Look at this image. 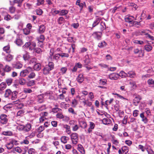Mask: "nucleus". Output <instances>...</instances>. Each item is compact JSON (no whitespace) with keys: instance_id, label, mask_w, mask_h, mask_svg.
I'll return each mask as SVG.
<instances>
[{"instance_id":"f257e3e1","label":"nucleus","mask_w":154,"mask_h":154,"mask_svg":"<svg viewBox=\"0 0 154 154\" xmlns=\"http://www.w3.org/2000/svg\"><path fill=\"white\" fill-rule=\"evenodd\" d=\"M54 64L52 62H49L48 64L46 65L42 70L43 74L47 75L51 73L50 71L54 68Z\"/></svg>"},{"instance_id":"f03ea898","label":"nucleus","mask_w":154,"mask_h":154,"mask_svg":"<svg viewBox=\"0 0 154 154\" xmlns=\"http://www.w3.org/2000/svg\"><path fill=\"white\" fill-rule=\"evenodd\" d=\"M31 128V125L30 124H27L24 125H20L19 127V130L25 132H28L30 130Z\"/></svg>"},{"instance_id":"7ed1b4c3","label":"nucleus","mask_w":154,"mask_h":154,"mask_svg":"<svg viewBox=\"0 0 154 154\" xmlns=\"http://www.w3.org/2000/svg\"><path fill=\"white\" fill-rule=\"evenodd\" d=\"M32 70V68L31 67L29 66L27 68V69L22 71L20 72V75L21 77H24L27 75L30 71Z\"/></svg>"},{"instance_id":"20e7f679","label":"nucleus","mask_w":154,"mask_h":154,"mask_svg":"<svg viewBox=\"0 0 154 154\" xmlns=\"http://www.w3.org/2000/svg\"><path fill=\"white\" fill-rule=\"evenodd\" d=\"M0 122L2 125L6 124L8 121V117L5 114H2L0 116Z\"/></svg>"},{"instance_id":"39448f33","label":"nucleus","mask_w":154,"mask_h":154,"mask_svg":"<svg viewBox=\"0 0 154 154\" xmlns=\"http://www.w3.org/2000/svg\"><path fill=\"white\" fill-rule=\"evenodd\" d=\"M78 9L80 10L79 12L81 13L83 10V8L84 7H86V4L85 2L81 1L80 0H78Z\"/></svg>"},{"instance_id":"423d86ee","label":"nucleus","mask_w":154,"mask_h":154,"mask_svg":"<svg viewBox=\"0 0 154 154\" xmlns=\"http://www.w3.org/2000/svg\"><path fill=\"white\" fill-rule=\"evenodd\" d=\"M79 126L82 128H86L87 126L85 119L83 118L79 119Z\"/></svg>"},{"instance_id":"0eeeda50","label":"nucleus","mask_w":154,"mask_h":154,"mask_svg":"<svg viewBox=\"0 0 154 154\" xmlns=\"http://www.w3.org/2000/svg\"><path fill=\"white\" fill-rule=\"evenodd\" d=\"M129 151L128 147L126 146H122L118 150L119 154H127Z\"/></svg>"},{"instance_id":"6e6552de","label":"nucleus","mask_w":154,"mask_h":154,"mask_svg":"<svg viewBox=\"0 0 154 154\" xmlns=\"http://www.w3.org/2000/svg\"><path fill=\"white\" fill-rule=\"evenodd\" d=\"M16 81L18 84L22 85H25L26 82V80L21 77H19L18 79L16 80Z\"/></svg>"},{"instance_id":"1a4fd4ad","label":"nucleus","mask_w":154,"mask_h":154,"mask_svg":"<svg viewBox=\"0 0 154 154\" xmlns=\"http://www.w3.org/2000/svg\"><path fill=\"white\" fill-rule=\"evenodd\" d=\"M14 43L18 46H21L23 44V40L20 38L19 36H17L14 41Z\"/></svg>"},{"instance_id":"9d476101","label":"nucleus","mask_w":154,"mask_h":154,"mask_svg":"<svg viewBox=\"0 0 154 154\" xmlns=\"http://www.w3.org/2000/svg\"><path fill=\"white\" fill-rule=\"evenodd\" d=\"M71 139L73 144H77V134L76 133H72L71 135Z\"/></svg>"},{"instance_id":"9b49d317","label":"nucleus","mask_w":154,"mask_h":154,"mask_svg":"<svg viewBox=\"0 0 154 154\" xmlns=\"http://www.w3.org/2000/svg\"><path fill=\"white\" fill-rule=\"evenodd\" d=\"M92 35L95 38L100 40L102 36V33L100 32H96L93 33Z\"/></svg>"},{"instance_id":"f8f14e48","label":"nucleus","mask_w":154,"mask_h":154,"mask_svg":"<svg viewBox=\"0 0 154 154\" xmlns=\"http://www.w3.org/2000/svg\"><path fill=\"white\" fill-rule=\"evenodd\" d=\"M14 142H17L18 141L16 140H12L9 143H7L5 146L8 149H10L13 147L14 146L13 143Z\"/></svg>"},{"instance_id":"ddd939ff","label":"nucleus","mask_w":154,"mask_h":154,"mask_svg":"<svg viewBox=\"0 0 154 154\" xmlns=\"http://www.w3.org/2000/svg\"><path fill=\"white\" fill-rule=\"evenodd\" d=\"M46 27L44 25H41L39 26V28L38 29V32L40 34L43 33L45 31Z\"/></svg>"},{"instance_id":"4468645a","label":"nucleus","mask_w":154,"mask_h":154,"mask_svg":"<svg viewBox=\"0 0 154 154\" xmlns=\"http://www.w3.org/2000/svg\"><path fill=\"white\" fill-rule=\"evenodd\" d=\"M142 99L141 97L139 95H137L134 99L133 103L135 105L137 106L139 103L140 100Z\"/></svg>"},{"instance_id":"2eb2a0df","label":"nucleus","mask_w":154,"mask_h":154,"mask_svg":"<svg viewBox=\"0 0 154 154\" xmlns=\"http://www.w3.org/2000/svg\"><path fill=\"white\" fill-rule=\"evenodd\" d=\"M32 50L35 53L38 54H40L42 52V49L38 47L32 48V47H31L29 48V50L32 51Z\"/></svg>"},{"instance_id":"dca6fc26","label":"nucleus","mask_w":154,"mask_h":154,"mask_svg":"<svg viewBox=\"0 0 154 154\" xmlns=\"http://www.w3.org/2000/svg\"><path fill=\"white\" fill-rule=\"evenodd\" d=\"M14 68L16 69H20L22 68L23 64L19 62H17L13 65Z\"/></svg>"},{"instance_id":"f3484780","label":"nucleus","mask_w":154,"mask_h":154,"mask_svg":"<svg viewBox=\"0 0 154 154\" xmlns=\"http://www.w3.org/2000/svg\"><path fill=\"white\" fill-rule=\"evenodd\" d=\"M101 20V18L100 17L97 18L96 19L92 24V27L91 28V29H92L94 27L99 24Z\"/></svg>"},{"instance_id":"a211bd4d","label":"nucleus","mask_w":154,"mask_h":154,"mask_svg":"<svg viewBox=\"0 0 154 154\" xmlns=\"http://www.w3.org/2000/svg\"><path fill=\"white\" fill-rule=\"evenodd\" d=\"M128 76L127 77H129L131 78H134L136 76V73L134 71H130L127 72Z\"/></svg>"},{"instance_id":"6ab92c4d","label":"nucleus","mask_w":154,"mask_h":154,"mask_svg":"<svg viewBox=\"0 0 154 154\" xmlns=\"http://www.w3.org/2000/svg\"><path fill=\"white\" fill-rule=\"evenodd\" d=\"M95 126V125L94 123L92 122H90L89 127L88 129V133H90L92 132V130L94 128Z\"/></svg>"},{"instance_id":"aec40b11","label":"nucleus","mask_w":154,"mask_h":154,"mask_svg":"<svg viewBox=\"0 0 154 154\" xmlns=\"http://www.w3.org/2000/svg\"><path fill=\"white\" fill-rule=\"evenodd\" d=\"M84 61L85 63L84 65L85 66L88 65L90 63V59L88 55H87L85 56V59Z\"/></svg>"},{"instance_id":"412c9836","label":"nucleus","mask_w":154,"mask_h":154,"mask_svg":"<svg viewBox=\"0 0 154 154\" xmlns=\"http://www.w3.org/2000/svg\"><path fill=\"white\" fill-rule=\"evenodd\" d=\"M102 122L103 124L107 125L110 124L112 122L111 120L108 118H105L103 119Z\"/></svg>"},{"instance_id":"4be33fe9","label":"nucleus","mask_w":154,"mask_h":154,"mask_svg":"<svg viewBox=\"0 0 154 154\" xmlns=\"http://www.w3.org/2000/svg\"><path fill=\"white\" fill-rule=\"evenodd\" d=\"M44 95L43 94L38 95L37 97V101L39 103H42L44 102Z\"/></svg>"},{"instance_id":"5701e85b","label":"nucleus","mask_w":154,"mask_h":154,"mask_svg":"<svg viewBox=\"0 0 154 154\" xmlns=\"http://www.w3.org/2000/svg\"><path fill=\"white\" fill-rule=\"evenodd\" d=\"M24 0H13V3L14 4H17V6L19 7H21L22 5L23 2Z\"/></svg>"},{"instance_id":"b1692460","label":"nucleus","mask_w":154,"mask_h":154,"mask_svg":"<svg viewBox=\"0 0 154 154\" xmlns=\"http://www.w3.org/2000/svg\"><path fill=\"white\" fill-rule=\"evenodd\" d=\"M41 65L39 63L35 64L34 66V69L36 71H39L41 68Z\"/></svg>"},{"instance_id":"393cba45","label":"nucleus","mask_w":154,"mask_h":154,"mask_svg":"<svg viewBox=\"0 0 154 154\" xmlns=\"http://www.w3.org/2000/svg\"><path fill=\"white\" fill-rule=\"evenodd\" d=\"M14 56L13 55L8 54V55L5 56V60L8 62H11L13 59Z\"/></svg>"},{"instance_id":"a878e982","label":"nucleus","mask_w":154,"mask_h":154,"mask_svg":"<svg viewBox=\"0 0 154 154\" xmlns=\"http://www.w3.org/2000/svg\"><path fill=\"white\" fill-rule=\"evenodd\" d=\"M107 45V44L106 42L104 41H102L98 44V46L100 48H102L106 47Z\"/></svg>"},{"instance_id":"bb28decb","label":"nucleus","mask_w":154,"mask_h":154,"mask_svg":"<svg viewBox=\"0 0 154 154\" xmlns=\"http://www.w3.org/2000/svg\"><path fill=\"white\" fill-rule=\"evenodd\" d=\"M37 39L39 42H43L45 39V36L43 35H41L37 37Z\"/></svg>"},{"instance_id":"cd10ccee","label":"nucleus","mask_w":154,"mask_h":154,"mask_svg":"<svg viewBox=\"0 0 154 154\" xmlns=\"http://www.w3.org/2000/svg\"><path fill=\"white\" fill-rule=\"evenodd\" d=\"M69 139V137L66 136H63L60 138L61 142L64 144L66 143Z\"/></svg>"},{"instance_id":"c85d7f7f","label":"nucleus","mask_w":154,"mask_h":154,"mask_svg":"<svg viewBox=\"0 0 154 154\" xmlns=\"http://www.w3.org/2000/svg\"><path fill=\"white\" fill-rule=\"evenodd\" d=\"M78 149L82 154H85V150L83 147L81 145H78Z\"/></svg>"},{"instance_id":"c756f323","label":"nucleus","mask_w":154,"mask_h":154,"mask_svg":"<svg viewBox=\"0 0 154 154\" xmlns=\"http://www.w3.org/2000/svg\"><path fill=\"white\" fill-rule=\"evenodd\" d=\"M3 50L6 52L7 53L9 54L10 53V45L9 44L4 47L3 48Z\"/></svg>"},{"instance_id":"7c9ffc66","label":"nucleus","mask_w":154,"mask_h":154,"mask_svg":"<svg viewBox=\"0 0 154 154\" xmlns=\"http://www.w3.org/2000/svg\"><path fill=\"white\" fill-rule=\"evenodd\" d=\"M11 91L9 89H7L5 91V97H8L10 96H11L12 94Z\"/></svg>"},{"instance_id":"2f4dec72","label":"nucleus","mask_w":154,"mask_h":154,"mask_svg":"<svg viewBox=\"0 0 154 154\" xmlns=\"http://www.w3.org/2000/svg\"><path fill=\"white\" fill-rule=\"evenodd\" d=\"M11 69L12 68L7 65H6L5 67L3 68L4 71L7 72H10L11 70Z\"/></svg>"},{"instance_id":"473e14b6","label":"nucleus","mask_w":154,"mask_h":154,"mask_svg":"<svg viewBox=\"0 0 154 154\" xmlns=\"http://www.w3.org/2000/svg\"><path fill=\"white\" fill-rule=\"evenodd\" d=\"M144 49L147 52L150 51L152 48V47L149 45H146L144 46Z\"/></svg>"},{"instance_id":"72a5a7b5","label":"nucleus","mask_w":154,"mask_h":154,"mask_svg":"<svg viewBox=\"0 0 154 154\" xmlns=\"http://www.w3.org/2000/svg\"><path fill=\"white\" fill-rule=\"evenodd\" d=\"M63 128L66 129V131L68 134H69L71 133L70 127L69 125H64Z\"/></svg>"},{"instance_id":"f704fd0d","label":"nucleus","mask_w":154,"mask_h":154,"mask_svg":"<svg viewBox=\"0 0 154 154\" xmlns=\"http://www.w3.org/2000/svg\"><path fill=\"white\" fill-rule=\"evenodd\" d=\"M116 73H113L110 74L109 75V77L110 79L112 80H116L117 79L118 77L116 76Z\"/></svg>"},{"instance_id":"c9c22d12","label":"nucleus","mask_w":154,"mask_h":154,"mask_svg":"<svg viewBox=\"0 0 154 154\" xmlns=\"http://www.w3.org/2000/svg\"><path fill=\"white\" fill-rule=\"evenodd\" d=\"M57 21L59 24L61 25L64 23L65 20L63 17H60L58 18Z\"/></svg>"},{"instance_id":"e433bc0d","label":"nucleus","mask_w":154,"mask_h":154,"mask_svg":"<svg viewBox=\"0 0 154 154\" xmlns=\"http://www.w3.org/2000/svg\"><path fill=\"white\" fill-rule=\"evenodd\" d=\"M48 115V113L46 112H42L39 114L40 117L44 118H46V117H47Z\"/></svg>"},{"instance_id":"4c0bfd02","label":"nucleus","mask_w":154,"mask_h":154,"mask_svg":"<svg viewBox=\"0 0 154 154\" xmlns=\"http://www.w3.org/2000/svg\"><path fill=\"white\" fill-rule=\"evenodd\" d=\"M84 80L83 75L81 74L78 76V82L79 83H82Z\"/></svg>"},{"instance_id":"58836bf2","label":"nucleus","mask_w":154,"mask_h":154,"mask_svg":"<svg viewBox=\"0 0 154 154\" xmlns=\"http://www.w3.org/2000/svg\"><path fill=\"white\" fill-rule=\"evenodd\" d=\"M37 62V59L35 57H33L31 58L29 61V63L30 64H35V63H36Z\"/></svg>"},{"instance_id":"ea45409f","label":"nucleus","mask_w":154,"mask_h":154,"mask_svg":"<svg viewBox=\"0 0 154 154\" xmlns=\"http://www.w3.org/2000/svg\"><path fill=\"white\" fill-rule=\"evenodd\" d=\"M51 110L53 113H55L58 112H60L62 111V109L58 108H53Z\"/></svg>"},{"instance_id":"a19ab883","label":"nucleus","mask_w":154,"mask_h":154,"mask_svg":"<svg viewBox=\"0 0 154 154\" xmlns=\"http://www.w3.org/2000/svg\"><path fill=\"white\" fill-rule=\"evenodd\" d=\"M47 109L46 105L43 104L42 105L38 108V112L42 111Z\"/></svg>"},{"instance_id":"79ce46f5","label":"nucleus","mask_w":154,"mask_h":154,"mask_svg":"<svg viewBox=\"0 0 154 154\" xmlns=\"http://www.w3.org/2000/svg\"><path fill=\"white\" fill-rule=\"evenodd\" d=\"M2 134L5 136H11L13 135V133L10 131H4L2 132Z\"/></svg>"},{"instance_id":"37998d69","label":"nucleus","mask_w":154,"mask_h":154,"mask_svg":"<svg viewBox=\"0 0 154 154\" xmlns=\"http://www.w3.org/2000/svg\"><path fill=\"white\" fill-rule=\"evenodd\" d=\"M35 82L36 81L34 80H30L27 83V85L28 87L32 86L35 84Z\"/></svg>"},{"instance_id":"c03bdc74","label":"nucleus","mask_w":154,"mask_h":154,"mask_svg":"<svg viewBox=\"0 0 154 154\" xmlns=\"http://www.w3.org/2000/svg\"><path fill=\"white\" fill-rule=\"evenodd\" d=\"M18 93L16 91H14L13 92H12V94H11V99L12 100H15L17 98V95Z\"/></svg>"},{"instance_id":"a18cd8bd","label":"nucleus","mask_w":154,"mask_h":154,"mask_svg":"<svg viewBox=\"0 0 154 154\" xmlns=\"http://www.w3.org/2000/svg\"><path fill=\"white\" fill-rule=\"evenodd\" d=\"M6 84L4 82L1 83L0 84V91H2L4 90L6 87Z\"/></svg>"},{"instance_id":"49530a36","label":"nucleus","mask_w":154,"mask_h":154,"mask_svg":"<svg viewBox=\"0 0 154 154\" xmlns=\"http://www.w3.org/2000/svg\"><path fill=\"white\" fill-rule=\"evenodd\" d=\"M31 44L30 42H26L25 43V45L23 46V48H29H29L31 47H32L31 46H30Z\"/></svg>"},{"instance_id":"de8ad7c7","label":"nucleus","mask_w":154,"mask_h":154,"mask_svg":"<svg viewBox=\"0 0 154 154\" xmlns=\"http://www.w3.org/2000/svg\"><path fill=\"white\" fill-rule=\"evenodd\" d=\"M104 26H106V24L104 22H101L100 23V29L101 31L104 30L105 28H104Z\"/></svg>"},{"instance_id":"09e8293b","label":"nucleus","mask_w":154,"mask_h":154,"mask_svg":"<svg viewBox=\"0 0 154 154\" xmlns=\"http://www.w3.org/2000/svg\"><path fill=\"white\" fill-rule=\"evenodd\" d=\"M132 24V26H134L137 27H139V26H140V22H139L137 21H133Z\"/></svg>"},{"instance_id":"8fccbe9b","label":"nucleus","mask_w":154,"mask_h":154,"mask_svg":"<svg viewBox=\"0 0 154 154\" xmlns=\"http://www.w3.org/2000/svg\"><path fill=\"white\" fill-rule=\"evenodd\" d=\"M56 117L57 118L61 119L64 118V116L62 112H60L56 115Z\"/></svg>"},{"instance_id":"3c124183","label":"nucleus","mask_w":154,"mask_h":154,"mask_svg":"<svg viewBox=\"0 0 154 154\" xmlns=\"http://www.w3.org/2000/svg\"><path fill=\"white\" fill-rule=\"evenodd\" d=\"M54 52L52 51V49H51L50 52L49 56V59L51 61H53V56L54 55Z\"/></svg>"},{"instance_id":"603ef678","label":"nucleus","mask_w":154,"mask_h":154,"mask_svg":"<svg viewBox=\"0 0 154 154\" xmlns=\"http://www.w3.org/2000/svg\"><path fill=\"white\" fill-rule=\"evenodd\" d=\"M60 53H57L55 54L53 56V60H57L60 58Z\"/></svg>"},{"instance_id":"864d4df0","label":"nucleus","mask_w":154,"mask_h":154,"mask_svg":"<svg viewBox=\"0 0 154 154\" xmlns=\"http://www.w3.org/2000/svg\"><path fill=\"white\" fill-rule=\"evenodd\" d=\"M13 80L12 78H9L6 80V82L8 85L9 86L12 84Z\"/></svg>"},{"instance_id":"5fc2aeb1","label":"nucleus","mask_w":154,"mask_h":154,"mask_svg":"<svg viewBox=\"0 0 154 154\" xmlns=\"http://www.w3.org/2000/svg\"><path fill=\"white\" fill-rule=\"evenodd\" d=\"M145 149L148 154H154V151L151 148L147 147Z\"/></svg>"},{"instance_id":"6e6d98bb","label":"nucleus","mask_w":154,"mask_h":154,"mask_svg":"<svg viewBox=\"0 0 154 154\" xmlns=\"http://www.w3.org/2000/svg\"><path fill=\"white\" fill-rule=\"evenodd\" d=\"M120 74H121L120 76L122 78H125L128 76L127 73H125L123 71H121L120 72Z\"/></svg>"},{"instance_id":"4d7b16f0","label":"nucleus","mask_w":154,"mask_h":154,"mask_svg":"<svg viewBox=\"0 0 154 154\" xmlns=\"http://www.w3.org/2000/svg\"><path fill=\"white\" fill-rule=\"evenodd\" d=\"M68 13V11L66 10H63L60 11V15L63 16L67 14Z\"/></svg>"},{"instance_id":"13d9d810","label":"nucleus","mask_w":154,"mask_h":154,"mask_svg":"<svg viewBox=\"0 0 154 154\" xmlns=\"http://www.w3.org/2000/svg\"><path fill=\"white\" fill-rule=\"evenodd\" d=\"M12 19V17L10 15L7 14L4 17V19L7 21H9Z\"/></svg>"},{"instance_id":"bf43d9fd","label":"nucleus","mask_w":154,"mask_h":154,"mask_svg":"<svg viewBox=\"0 0 154 154\" xmlns=\"http://www.w3.org/2000/svg\"><path fill=\"white\" fill-rule=\"evenodd\" d=\"M60 57H68L69 56V55L68 53H65L63 52H62V53H59Z\"/></svg>"},{"instance_id":"052dcab7","label":"nucleus","mask_w":154,"mask_h":154,"mask_svg":"<svg viewBox=\"0 0 154 154\" xmlns=\"http://www.w3.org/2000/svg\"><path fill=\"white\" fill-rule=\"evenodd\" d=\"M23 33L25 35H28L30 33V30L29 29L25 28L23 29Z\"/></svg>"},{"instance_id":"680f3d73","label":"nucleus","mask_w":154,"mask_h":154,"mask_svg":"<svg viewBox=\"0 0 154 154\" xmlns=\"http://www.w3.org/2000/svg\"><path fill=\"white\" fill-rule=\"evenodd\" d=\"M25 112L23 110H21L18 111L17 113V116H22L24 115Z\"/></svg>"},{"instance_id":"e2e57ef3","label":"nucleus","mask_w":154,"mask_h":154,"mask_svg":"<svg viewBox=\"0 0 154 154\" xmlns=\"http://www.w3.org/2000/svg\"><path fill=\"white\" fill-rule=\"evenodd\" d=\"M107 81L106 79H100V80L99 83L100 85H104L106 83Z\"/></svg>"},{"instance_id":"0e129e2a","label":"nucleus","mask_w":154,"mask_h":154,"mask_svg":"<svg viewBox=\"0 0 154 154\" xmlns=\"http://www.w3.org/2000/svg\"><path fill=\"white\" fill-rule=\"evenodd\" d=\"M113 100L114 99L113 98H111L109 100H106V101L105 102V103L106 105L107 106L109 105L112 103Z\"/></svg>"},{"instance_id":"69168bd1","label":"nucleus","mask_w":154,"mask_h":154,"mask_svg":"<svg viewBox=\"0 0 154 154\" xmlns=\"http://www.w3.org/2000/svg\"><path fill=\"white\" fill-rule=\"evenodd\" d=\"M68 112L70 113H71L73 115H76V112H75L74 109L72 107H70L68 109Z\"/></svg>"},{"instance_id":"338daca9","label":"nucleus","mask_w":154,"mask_h":154,"mask_svg":"<svg viewBox=\"0 0 154 154\" xmlns=\"http://www.w3.org/2000/svg\"><path fill=\"white\" fill-rule=\"evenodd\" d=\"M45 129V127L43 125L40 126L38 129L37 131L39 133H40Z\"/></svg>"},{"instance_id":"774afa93","label":"nucleus","mask_w":154,"mask_h":154,"mask_svg":"<svg viewBox=\"0 0 154 154\" xmlns=\"http://www.w3.org/2000/svg\"><path fill=\"white\" fill-rule=\"evenodd\" d=\"M35 76V73L33 72H31L28 76V77L30 79L34 78Z\"/></svg>"}]
</instances>
